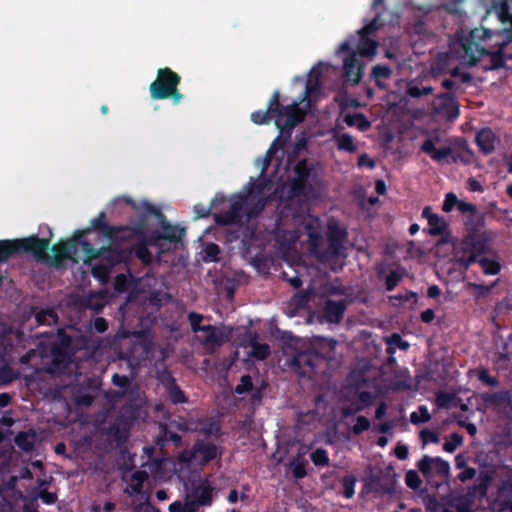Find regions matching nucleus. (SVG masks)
<instances>
[{
    "label": "nucleus",
    "instance_id": "47",
    "mask_svg": "<svg viewBox=\"0 0 512 512\" xmlns=\"http://www.w3.org/2000/svg\"><path fill=\"white\" fill-rule=\"evenodd\" d=\"M310 459L315 466L326 467L330 463L328 452L323 448H317L310 454Z\"/></svg>",
    "mask_w": 512,
    "mask_h": 512
},
{
    "label": "nucleus",
    "instance_id": "32",
    "mask_svg": "<svg viewBox=\"0 0 512 512\" xmlns=\"http://www.w3.org/2000/svg\"><path fill=\"white\" fill-rule=\"evenodd\" d=\"M31 312L35 316V320L38 325H55L58 322V315L53 308H46L36 310V308H32Z\"/></svg>",
    "mask_w": 512,
    "mask_h": 512
},
{
    "label": "nucleus",
    "instance_id": "26",
    "mask_svg": "<svg viewBox=\"0 0 512 512\" xmlns=\"http://www.w3.org/2000/svg\"><path fill=\"white\" fill-rule=\"evenodd\" d=\"M189 496L200 506H210L213 500V488L208 484V482H202L192 489Z\"/></svg>",
    "mask_w": 512,
    "mask_h": 512
},
{
    "label": "nucleus",
    "instance_id": "42",
    "mask_svg": "<svg viewBox=\"0 0 512 512\" xmlns=\"http://www.w3.org/2000/svg\"><path fill=\"white\" fill-rule=\"evenodd\" d=\"M429 224V235L431 236H439L442 235L447 230V223L443 218L439 215H431L428 217Z\"/></svg>",
    "mask_w": 512,
    "mask_h": 512
},
{
    "label": "nucleus",
    "instance_id": "21",
    "mask_svg": "<svg viewBox=\"0 0 512 512\" xmlns=\"http://www.w3.org/2000/svg\"><path fill=\"white\" fill-rule=\"evenodd\" d=\"M421 151L429 155L434 161L442 162L448 161L449 158L455 162L456 158L454 157V151L451 147H441L439 149L435 148V143L433 139H426L420 147Z\"/></svg>",
    "mask_w": 512,
    "mask_h": 512
},
{
    "label": "nucleus",
    "instance_id": "12",
    "mask_svg": "<svg viewBox=\"0 0 512 512\" xmlns=\"http://www.w3.org/2000/svg\"><path fill=\"white\" fill-rule=\"evenodd\" d=\"M434 114L439 120L452 122L459 116V103L452 92L439 94L433 102Z\"/></svg>",
    "mask_w": 512,
    "mask_h": 512
},
{
    "label": "nucleus",
    "instance_id": "1",
    "mask_svg": "<svg viewBox=\"0 0 512 512\" xmlns=\"http://www.w3.org/2000/svg\"><path fill=\"white\" fill-rule=\"evenodd\" d=\"M321 63L312 67L306 80L305 91L300 102L294 101L290 105H282L280 94L275 91L269 101L266 111L258 110L251 114V120L257 125L268 124L272 118L281 133L290 134L293 128L303 122L306 112L300 108V103L305 99L316 98L321 91Z\"/></svg>",
    "mask_w": 512,
    "mask_h": 512
},
{
    "label": "nucleus",
    "instance_id": "33",
    "mask_svg": "<svg viewBox=\"0 0 512 512\" xmlns=\"http://www.w3.org/2000/svg\"><path fill=\"white\" fill-rule=\"evenodd\" d=\"M163 232L158 234V238L168 240L170 242H178L185 235L184 228H178L168 222L162 223Z\"/></svg>",
    "mask_w": 512,
    "mask_h": 512
},
{
    "label": "nucleus",
    "instance_id": "27",
    "mask_svg": "<svg viewBox=\"0 0 512 512\" xmlns=\"http://www.w3.org/2000/svg\"><path fill=\"white\" fill-rule=\"evenodd\" d=\"M226 200L227 199L223 194L217 193L215 197L211 200L209 207H206L201 203L196 204L193 208L195 218H207L208 216H210L212 210H217L220 205L226 202Z\"/></svg>",
    "mask_w": 512,
    "mask_h": 512
},
{
    "label": "nucleus",
    "instance_id": "55",
    "mask_svg": "<svg viewBox=\"0 0 512 512\" xmlns=\"http://www.w3.org/2000/svg\"><path fill=\"white\" fill-rule=\"evenodd\" d=\"M188 320L193 332H199L210 329V324L201 326V321L203 320V316L196 312H190L188 314Z\"/></svg>",
    "mask_w": 512,
    "mask_h": 512
},
{
    "label": "nucleus",
    "instance_id": "31",
    "mask_svg": "<svg viewBox=\"0 0 512 512\" xmlns=\"http://www.w3.org/2000/svg\"><path fill=\"white\" fill-rule=\"evenodd\" d=\"M482 403H488L495 406L509 405L511 403V395L507 390L482 393Z\"/></svg>",
    "mask_w": 512,
    "mask_h": 512
},
{
    "label": "nucleus",
    "instance_id": "36",
    "mask_svg": "<svg viewBox=\"0 0 512 512\" xmlns=\"http://www.w3.org/2000/svg\"><path fill=\"white\" fill-rule=\"evenodd\" d=\"M393 71L389 65H375L372 68L371 75L375 80V84L377 87L384 89L386 88V84L383 83V79H389L392 75Z\"/></svg>",
    "mask_w": 512,
    "mask_h": 512
},
{
    "label": "nucleus",
    "instance_id": "6",
    "mask_svg": "<svg viewBox=\"0 0 512 512\" xmlns=\"http://www.w3.org/2000/svg\"><path fill=\"white\" fill-rule=\"evenodd\" d=\"M137 417L138 412L135 407H123L114 422L106 429L105 435L111 441L115 442L117 447L121 448L125 446L128 441L130 429Z\"/></svg>",
    "mask_w": 512,
    "mask_h": 512
},
{
    "label": "nucleus",
    "instance_id": "50",
    "mask_svg": "<svg viewBox=\"0 0 512 512\" xmlns=\"http://www.w3.org/2000/svg\"><path fill=\"white\" fill-rule=\"evenodd\" d=\"M494 149V134L489 128H482V153H491Z\"/></svg>",
    "mask_w": 512,
    "mask_h": 512
},
{
    "label": "nucleus",
    "instance_id": "3",
    "mask_svg": "<svg viewBox=\"0 0 512 512\" xmlns=\"http://www.w3.org/2000/svg\"><path fill=\"white\" fill-rule=\"evenodd\" d=\"M490 458L495 462L496 495L512 500V469L505 463L512 458V434L508 424L498 426L491 436Z\"/></svg>",
    "mask_w": 512,
    "mask_h": 512
},
{
    "label": "nucleus",
    "instance_id": "57",
    "mask_svg": "<svg viewBox=\"0 0 512 512\" xmlns=\"http://www.w3.org/2000/svg\"><path fill=\"white\" fill-rule=\"evenodd\" d=\"M405 484L410 489L417 491L420 489L422 485V480L415 470H409L406 472L405 475Z\"/></svg>",
    "mask_w": 512,
    "mask_h": 512
},
{
    "label": "nucleus",
    "instance_id": "41",
    "mask_svg": "<svg viewBox=\"0 0 512 512\" xmlns=\"http://www.w3.org/2000/svg\"><path fill=\"white\" fill-rule=\"evenodd\" d=\"M250 356L256 360H265L270 355V346L266 343H258L256 338L250 341Z\"/></svg>",
    "mask_w": 512,
    "mask_h": 512
},
{
    "label": "nucleus",
    "instance_id": "38",
    "mask_svg": "<svg viewBox=\"0 0 512 512\" xmlns=\"http://www.w3.org/2000/svg\"><path fill=\"white\" fill-rule=\"evenodd\" d=\"M34 432L27 433L25 431L18 432L14 437L15 445L24 452H31L34 449Z\"/></svg>",
    "mask_w": 512,
    "mask_h": 512
},
{
    "label": "nucleus",
    "instance_id": "4",
    "mask_svg": "<svg viewBox=\"0 0 512 512\" xmlns=\"http://www.w3.org/2000/svg\"><path fill=\"white\" fill-rule=\"evenodd\" d=\"M456 209L467 215L464 222L467 234L455 248V259L467 269L472 263H480V216L475 205L463 200H459Z\"/></svg>",
    "mask_w": 512,
    "mask_h": 512
},
{
    "label": "nucleus",
    "instance_id": "48",
    "mask_svg": "<svg viewBox=\"0 0 512 512\" xmlns=\"http://www.w3.org/2000/svg\"><path fill=\"white\" fill-rule=\"evenodd\" d=\"M248 208L246 215L248 218H255L259 214L262 213L264 210L266 204H267V198L265 197H258V199L254 203H248Z\"/></svg>",
    "mask_w": 512,
    "mask_h": 512
},
{
    "label": "nucleus",
    "instance_id": "13",
    "mask_svg": "<svg viewBox=\"0 0 512 512\" xmlns=\"http://www.w3.org/2000/svg\"><path fill=\"white\" fill-rule=\"evenodd\" d=\"M418 470L422 473L423 477L428 483H433V471L437 476L441 479H446L450 474V465L449 463L440 458V457H430L429 455H424L416 464Z\"/></svg>",
    "mask_w": 512,
    "mask_h": 512
},
{
    "label": "nucleus",
    "instance_id": "59",
    "mask_svg": "<svg viewBox=\"0 0 512 512\" xmlns=\"http://www.w3.org/2000/svg\"><path fill=\"white\" fill-rule=\"evenodd\" d=\"M203 332L207 333L204 339L205 343L212 345H220L222 343V333L218 328L210 325V329Z\"/></svg>",
    "mask_w": 512,
    "mask_h": 512
},
{
    "label": "nucleus",
    "instance_id": "23",
    "mask_svg": "<svg viewBox=\"0 0 512 512\" xmlns=\"http://www.w3.org/2000/svg\"><path fill=\"white\" fill-rule=\"evenodd\" d=\"M164 387L171 403L175 405L188 403V397L171 374L168 375L167 381L164 383Z\"/></svg>",
    "mask_w": 512,
    "mask_h": 512
},
{
    "label": "nucleus",
    "instance_id": "63",
    "mask_svg": "<svg viewBox=\"0 0 512 512\" xmlns=\"http://www.w3.org/2000/svg\"><path fill=\"white\" fill-rule=\"evenodd\" d=\"M418 412H413L410 415V421L413 424L426 423L431 419V415L428 412V409L425 406H419Z\"/></svg>",
    "mask_w": 512,
    "mask_h": 512
},
{
    "label": "nucleus",
    "instance_id": "62",
    "mask_svg": "<svg viewBox=\"0 0 512 512\" xmlns=\"http://www.w3.org/2000/svg\"><path fill=\"white\" fill-rule=\"evenodd\" d=\"M308 180L294 177L290 184V192L294 196H301L304 194Z\"/></svg>",
    "mask_w": 512,
    "mask_h": 512
},
{
    "label": "nucleus",
    "instance_id": "17",
    "mask_svg": "<svg viewBox=\"0 0 512 512\" xmlns=\"http://www.w3.org/2000/svg\"><path fill=\"white\" fill-rule=\"evenodd\" d=\"M101 260L111 269L118 264L128 265L131 262V250L120 246L102 247Z\"/></svg>",
    "mask_w": 512,
    "mask_h": 512
},
{
    "label": "nucleus",
    "instance_id": "18",
    "mask_svg": "<svg viewBox=\"0 0 512 512\" xmlns=\"http://www.w3.org/2000/svg\"><path fill=\"white\" fill-rule=\"evenodd\" d=\"M105 212H100L97 217L91 220V227L101 231L109 239H125L126 226H112L105 221Z\"/></svg>",
    "mask_w": 512,
    "mask_h": 512
},
{
    "label": "nucleus",
    "instance_id": "10",
    "mask_svg": "<svg viewBox=\"0 0 512 512\" xmlns=\"http://www.w3.org/2000/svg\"><path fill=\"white\" fill-rule=\"evenodd\" d=\"M181 76L171 68H159L156 79L150 84V96L154 100H162L176 86H179Z\"/></svg>",
    "mask_w": 512,
    "mask_h": 512
},
{
    "label": "nucleus",
    "instance_id": "43",
    "mask_svg": "<svg viewBox=\"0 0 512 512\" xmlns=\"http://www.w3.org/2000/svg\"><path fill=\"white\" fill-rule=\"evenodd\" d=\"M409 347L410 344L407 341L403 340L398 333H393L387 339L386 352L388 355H394V353L396 352V348L406 351L409 349Z\"/></svg>",
    "mask_w": 512,
    "mask_h": 512
},
{
    "label": "nucleus",
    "instance_id": "60",
    "mask_svg": "<svg viewBox=\"0 0 512 512\" xmlns=\"http://www.w3.org/2000/svg\"><path fill=\"white\" fill-rule=\"evenodd\" d=\"M37 497V499H41V501L47 505L54 504L58 497L57 494L54 492H50L47 489H32Z\"/></svg>",
    "mask_w": 512,
    "mask_h": 512
},
{
    "label": "nucleus",
    "instance_id": "34",
    "mask_svg": "<svg viewBox=\"0 0 512 512\" xmlns=\"http://www.w3.org/2000/svg\"><path fill=\"white\" fill-rule=\"evenodd\" d=\"M306 465V459L300 454L290 460L287 464L292 476L297 480L303 479L307 475Z\"/></svg>",
    "mask_w": 512,
    "mask_h": 512
},
{
    "label": "nucleus",
    "instance_id": "14",
    "mask_svg": "<svg viewBox=\"0 0 512 512\" xmlns=\"http://www.w3.org/2000/svg\"><path fill=\"white\" fill-rule=\"evenodd\" d=\"M247 203V195L237 194L231 198L230 207L226 211L214 213V221L218 225H237L242 222V210Z\"/></svg>",
    "mask_w": 512,
    "mask_h": 512
},
{
    "label": "nucleus",
    "instance_id": "52",
    "mask_svg": "<svg viewBox=\"0 0 512 512\" xmlns=\"http://www.w3.org/2000/svg\"><path fill=\"white\" fill-rule=\"evenodd\" d=\"M510 499L496 497L489 502L488 508L490 512H508L510 508Z\"/></svg>",
    "mask_w": 512,
    "mask_h": 512
},
{
    "label": "nucleus",
    "instance_id": "44",
    "mask_svg": "<svg viewBox=\"0 0 512 512\" xmlns=\"http://www.w3.org/2000/svg\"><path fill=\"white\" fill-rule=\"evenodd\" d=\"M506 43H507V40L502 43V45L500 46V49L498 51L493 52V53L489 52L485 48H482V56L489 55L491 58V64L486 69H488V70L499 69V68H502L505 66V57H504V54L502 51V46L505 45Z\"/></svg>",
    "mask_w": 512,
    "mask_h": 512
},
{
    "label": "nucleus",
    "instance_id": "58",
    "mask_svg": "<svg viewBox=\"0 0 512 512\" xmlns=\"http://www.w3.org/2000/svg\"><path fill=\"white\" fill-rule=\"evenodd\" d=\"M253 386L251 376L249 374H244L241 376L240 382L236 385L234 391L236 394L242 395L253 390Z\"/></svg>",
    "mask_w": 512,
    "mask_h": 512
},
{
    "label": "nucleus",
    "instance_id": "9",
    "mask_svg": "<svg viewBox=\"0 0 512 512\" xmlns=\"http://www.w3.org/2000/svg\"><path fill=\"white\" fill-rule=\"evenodd\" d=\"M382 25L380 14H377L368 24L357 31L358 39L355 36H351L348 39L351 44L358 41L357 53L359 55L367 57L376 54L378 43L369 36L375 33Z\"/></svg>",
    "mask_w": 512,
    "mask_h": 512
},
{
    "label": "nucleus",
    "instance_id": "22",
    "mask_svg": "<svg viewBox=\"0 0 512 512\" xmlns=\"http://www.w3.org/2000/svg\"><path fill=\"white\" fill-rule=\"evenodd\" d=\"M411 383L408 369H396L389 380V387L393 391H408L411 389Z\"/></svg>",
    "mask_w": 512,
    "mask_h": 512
},
{
    "label": "nucleus",
    "instance_id": "64",
    "mask_svg": "<svg viewBox=\"0 0 512 512\" xmlns=\"http://www.w3.org/2000/svg\"><path fill=\"white\" fill-rule=\"evenodd\" d=\"M463 442V437L459 433H452L450 435V440L446 441L443 444V449L446 452L453 453L458 446H460Z\"/></svg>",
    "mask_w": 512,
    "mask_h": 512
},
{
    "label": "nucleus",
    "instance_id": "29",
    "mask_svg": "<svg viewBox=\"0 0 512 512\" xmlns=\"http://www.w3.org/2000/svg\"><path fill=\"white\" fill-rule=\"evenodd\" d=\"M487 241L486 233L482 232V274L497 275L501 270V264L497 259L485 257Z\"/></svg>",
    "mask_w": 512,
    "mask_h": 512
},
{
    "label": "nucleus",
    "instance_id": "61",
    "mask_svg": "<svg viewBox=\"0 0 512 512\" xmlns=\"http://www.w3.org/2000/svg\"><path fill=\"white\" fill-rule=\"evenodd\" d=\"M132 480L136 481L135 484L131 485L132 491L134 493H140L143 483L147 480L148 474L144 470H137L132 474Z\"/></svg>",
    "mask_w": 512,
    "mask_h": 512
},
{
    "label": "nucleus",
    "instance_id": "53",
    "mask_svg": "<svg viewBox=\"0 0 512 512\" xmlns=\"http://www.w3.org/2000/svg\"><path fill=\"white\" fill-rule=\"evenodd\" d=\"M22 500H23V506H22L23 512H39L38 511V508H39L38 499L33 490L30 492L29 495L23 496Z\"/></svg>",
    "mask_w": 512,
    "mask_h": 512
},
{
    "label": "nucleus",
    "instance_id": "20",
    "mask_svg": "<svg viewBox=\"0 0 512 512\" xmlns=\"http://www.w3.org/2000/svg\"><path fill=\"white\" fill-rule=\"evenodd\" d=\"M477 491H480V484H474L465 493L454 496L450 505L455 508L456 512H473L472 505L476 499Z\"/></svg>",
    "mask_w": 512,
    "mask_h": 512
},
{
    "label": "nucleus",
    "instance_id": "56",
    "mask_svg": "<svg viewBox=\"0 0 512 512\" xmlns=\"http://www.w3.org/2000/svg\"><path fill=\"white\" fill-rule=\"evenodd\" d=\"M111 268L106 264H96L92 267L91 273L94 278L106 282L109 278Z\"/></svg>",
    "mask_w": 512,
    "mask_h": 512
},
{
    "label": "nucleus",
    "instance_id": "28",
    "mask_svg": "<svg viewBox=\"0 0 512 512\" xmlns=\"http://www.w3.org/2000/svg\"><path fill=\"white\" fill-rule=\"evenodd\" d=\"M75 354V350H69L65 348H61L55 345H52L51 347V356H52V364L56 367H63L65 368L68 366L71 361L72 357Z\"/></svg>",
    "mask_w": 512,
    "mask_h": 512
},
{
    "label": "nucleus",
    "instance_id": "30",
    "mask_svg": "<svg viewBox=\"0 0 512 512\" xmlns=\"http://www.w3.org/2000/svg\"><path fill=\"white\" fill-rule=\"evenodd\" d=\"M88 232H89V229L86 231L77 230L75 232V238L78 240L77 247L78 246L82 247L83 251L85 252V256H86L87 260H94V259H98V258L101 259L100 252H102V248L96 249L90 242L83 239L84 234L88 233Z\"/></svg>",
    "mask_w": 512,
    "mask_h": 512
},
{
    "label": "nucleus",
    "instance_id": "49",
    "mask_svg": "<svg viewBox=\"0 0 512 512\" xmlns=\"http://www.w3.org/2000/svg\"><path fill=\"white\" fill-rule=\"evenodd\" d=\"M404 276V269L393 270L385 278V288L387 291H392L399 284Z\"/></svg>",
    "mask_w": 512,
    "mask_h": 512
},
{
    "label": "nucleus",
    "instance_id": "15",
    "mask_svg": "<svg viewBox=\"0 0 512 512\" xmlns=\"http://www.w3.org/2000/svg\"><path fill=\"white\" fill-rule=\"evenodd\" d=\"M218 448L213 443L197 441L190 451L182 453L181 460L187 463L198 461L200 464H207L217 457Z\"/></svg>",
    "mask_w": 512,
    "mask_h": 512
},
{
    "label": "nucleus",
    "instance_id": "2",
    "mask_svg": "<svg viewBox=\"0 0 512 512\" xmlns=\"http://www.w3.org/2000/svg\"><path fill=\"white\" fill-rule=\"evenodd\" d=\"M477 29L471 31L469 37H461L449 45L446 52L438 53L431 63L434 76L449 73L452 77H460L462 83L469 82V73H461L459 64L474 66L480 60V44L472 40Z\"/></svg>",
    "mask_w": 512,
    "mask_h": 512
},
{
    "label": "nucleus",
    "instance_id": "45",
    "mask_svg": "<svg viewBox=\"0 0 512 512\" xmlns=\"http://www.w3.org/2000/svg\"><path fill=\"white\" fill-rule=\"evenodd\" d=\"M336 146L338 150L353 153L357 150L353 137L348 133L335 136Z\"/></svg>",
    "mask_w": 512,
    "mask_h": 512
},
{
    "label": "nucleus",
    "instance_id": "37",
    "mask_svg": "<svg viewBox=\"0 0 512 512\" xmlns=\"http://www.w3.org/2000/svg\"><path fill=\"white\" fill-rule=\"evenodd\" d=\"M344 122L350 127L356 126L360 131H366L371 126V123L362 113L346 114Z\"/></svg>",
    "mask_w": 512,
    "mask_h": 512
},
{
    "label": "nucleus",
    "instance_id": "40",
    "mask_svg": "<svg viewBox=\"0 0 512 512\" xmlns=\"http://www.w3.org/2000/svg\"><path fill=\"white\" fill-rule=\"evenodd\" d=\"M347 239L346 229L337 223H329L327 230V242H338L344 244Z\"/></svg>",
    "mask_w": 512,
    "mask_h": 512
},
{
    "label": "nucleus",
    "instance_id": "25",
    "mask_svg": "<svg viewBox=\"0 0 512 512\" xmlns=\"http://www.w3.org/2000/svg\"><path fill=\"white\" fill-rule=\"evenodd\" d=\"M77 241L74 234L71 239L53 245L51 251L55 259L64 260L71 258V255L77 252Z\"/></svg>",
    "mask_w": 512,
    "mask_h": 512
},
{
    "label": "nucleus",
    "instance_id": "7",
    "mask_svg": "<svg viewBox=\"0 0 512 512\" xmlns=\"http://www.w3.org/2000/svg\"><path fill=\"white\" fill-rule=\"evenodd\" d=\"M143 206L145 207V211L140 213L138 219L126 225V232L128 234L125 235V238H137L139 242L145 243L147 247L154 246L157 244V241L161 239L158 238V234L147 235V219L149 215H154L158 218H164V215L159 208L147 201L143 202Z\"/></svg>",
    "mask_w": 512,
    "mask_h": 512
},
{
    "label": "nucleus",
    "instance_id": "8",
    "mask_svg": "<svg viewBox=\"0 0 512 512\" xmlns=\"http://www.w3.org/2000/svg\"><path fill=\"white\" fill-rule=\"evenodd\" d=\"M326 364V358L314 350L297 352L291 359V367L301 376L318 374Z\"/></svg>",
    "mask_w": 512,
    "mask_h": 512
},
{
    "label": "nucleus",
    "instance_id": "16",
    "mask_svg": "<svg viewBox=\"0 0 512 512\" xmlns=\"http://www.w3.org/2000/svg\"><path fill=\"white\" fill-rule=\"evenodd\" d=\"M509 0H482V5L486 7V13L494 12L502 24H509L504 28L507 42L512 41V13L508 4Z\"/></svg>",
    "mask_w": 512,
    "mask_h": 512
},
{
    "label": "nucleus",
    "instance_id": "24",
    "mask_svg": "<svg viewBox=\"0 0 512 512\" xmlns=\"http://www.w3.org/2000/svg\"><path fill=\"white\" fill-rule=\"evenodd\" d=\"M344 244L338 242H328L326 248H321L316 258L321 263H328L333 259L345 257Z\"/></svg>",
    "mask_w": 512,
    "mask_h": 512
},
{
    "label": "nucleus",
    "instance_id": "19",
    "mask_svg": "<svg viewBox=\"0 0 512 512\" xmlns=\"http://www.w3.org/2000/svg\"><path fill=\"white\" fill-rule=\"evenodd\" d=\"M347 308L345 299L332 300L328 299L324 303L323 315L328 323L338 324L342 321Z\"/></svg>",
    "mask_w": 512,
    "mask_h": 512
},
{
    "label": "nucleus",
    "instance_id": "54",
    "mask_svg": "<svg viewBox=\"0 0 512 512\" xmlns=\"http://www.w3.org/2000/svg\"><path fill=\"white\" fill-rule=\"evenodd\" d=\"M53 345L69 350H74L72 336L66 333V331L63 329H59L57 331V341Z\"/></svg>",
    "mask_w": 512,
    "mask_h": 512
},
{
    "label": "nucleus",
    "instance_id": "35",
    "mask_svg": "<svg viewBox=\"0 0 512 512\" xmlns=\"http://www.w3.org/2000/svg\"><path fill=\"white\" fill-rule=\"evenodd\" d=\"M131 257L134 255L138 258L145 266H149L153 262V256L149 251L145 243L137 242L131 248Z\"/></svg>",
    "mask_w": 512,
    "mask_h": 512
},
{
    "label": "nucleus",
    "instance_id": "11",
    "mask_svg": "<svg viewBox=\"0 0 512 512\" xmlns=\"http://www.w3.org/2000/svg\"><path fill=\"white\" fill-rule=\"evenodd\" d=\"M338 53L346 54L343 60V75L348 82L356 85L361 80L362 64L357 58L356 51L351 47L350 40L344 41L338 48Z\"/></svg>",
    "mask_w": 512,
    "mask_h": 512
},
{
    "label": "nucleus",
    "instance_id": "5",
    "mask_svg": "<svg viewBox=\"0 0 512 512\" xmlns=\"http://www.w3.org/2000/svg\"><path fill=\"white\" fill-rule=\"evenodd\" d=\"M49 246L50 239L39 238L38 235L0 240V263H5L9 258L21 253H30L36 260H47Z\"/></svg>",
    "mask_w": 512,
    "mask_h": 512
},
{
    "label": "nucleus",
    "instance_id": "46",
    "mask_svg": "<svg viewBox=\"0 0 512 512\" xmlns=\"http://www.w3.org/2000/svg\"><path fill=\"white\" fill-rule=\"evenodd\" d=\"M357 479L354 475H346L342 478L341 484L343 487L342 495L346 499H351L355 494V485Z\"/></svg>",
    "mask_w": 512,
    "mask_h": 512
},
{
    "label": "nucleus",
    "instance_id": "39",
    "mask_svg": "<svg viewBox=\"0 0 512 512\" xmlns=\"http://www.w3.org/2000/svg\"><path fill=\"white\" fill-rule=\"evenodd\" d=\"M307 235L310 252L316 257L322 248V235L310 225L307 226Z\"/></svg>",
    "mask_w": 512,
    "mask_h": 512
},
{
    "label": "nucleus",
    "instance_id": "51",
    "mask_svg": "<svg viewBox=\"0 0 512 512\" xmlns=\"http://www.w3.org/2000/svg\"><path fill=\"white\" fill-rule=\"evenodd\" d=\"M311 172L312 168L309 166L308 161L306 159L299 160L294 166V173L296 175V178L309 180Z\"/></svg>",
    "mask_w": 512,
    "mask_h": 512
}]
</instances>
